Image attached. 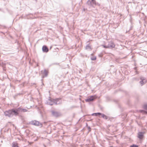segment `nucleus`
I'll return each mask as SVG.
<instances>
[{
    "instance_id": "f257e3e1",
    "label": "nucleus",
    "mask_w": 147,
    "mask_h": 147,
    "mask_svg": "<svg viewBox=\"0 0 147 147\" xmlns=\"http://www.w3.org/2000/svg\"><path fill=\"white\" fill-rule=\"evenodd\" d=\"M12 115L17 116L19 115L20 113L19 108L17 109H11Z\"/></svg>"
},
{
    "instance_id": "f03ea898",
    "label": "nucleus",
    "mask_w": 147,
    "mask_h": 147,
    "mask_svg": "<svg viewBox=\"0 0 147 147\" xmlns=\"http://www.w3.org/2000/svg\"><path fill=\"white\" fill-rule=\"evenodd\" d=\"M97 98V97L96 95L91 96L89 97L88 99H86V102H90L91 101H92L96 99Z\"/></svg>"
},
{
    "instance_id": "7ed1b4c3",
    "label": "nucleus",
    "mask_w": 147,
    "mask_h": 147,
    "mask_svg": "<svg viewBox=\"0 0 147 147\" xmlns=\"http://www.w3.org/2000/svg\"><path fill=\"white\" fill-rule=\"evenodd\" d=\"M4 114L6 116L10 117L12 115L11 109L5 112Z\"/></svg>"
},
{
    "instance_id": "20e7f679",
    "label": "nucleus",
    "mask_w": 147,
    "mask_h": 147,
    "mask_svg": "<svg viewBox=\"0 0 147 147\" xmlns=\"http://www.w3.org/2000/svg\"><path fill=\"white\" fill-rule=\"evenodd\" d=\"M31 123L33 125H34L36 126H39L41 125L40 124L38 121H33L31 122Z\"/></svg>"
},
{
    "instance_id": "39448f33",
    "label": "nucleus",
    "mask_w": 147,
    "mask_h": 147,
    "mask_svg": "<svg viewBox=\"0 0 147 147\" xmlns=\"http://www.w3.org/2000/svg\"><path fill=\"white\" fill-rule=\"evenodd\" d=\"M43 51L45 52H47L49 51V49L46 46H43L42 48Z\"/></svg>"
},
{
    "instance_id": "423d86ee",
    "label": "nucleus",
    "mask_w": 147,
    "mask_h": 147,
    "mask_svg": "<svg viewBox=\"0 0 147 147\" xmlns=\"http://www.w3.org/2000/svg\"><path fill=\"white\" fill-rule=\"evenodd\" d=\"M19 113L25 112L27 111V110L26 109H23L21 107L19 108Z\"/></svg>"
},
{
    "instance_id": "0eeeda50",
    "label": "nucleus",
    "mask_w": 147,
    "mask_h": 147,
    "mask_svg": "<svg viewBox=\"0 0 147 147\" xmlns=\"http://www.w3.org/2000/svg\"><path fill=\"white\" fill-rule=\"evenodd\" d=\"M143 137V133L142 132H139L138 134V137L140 139H142Z\"/></svg>"
},
{
    "instance_id": "6e6552de",
    "label": "nucleus",
    "mask_w": 147,
    "mask_h": 147,
    "mask_svg": "<svg viewBox=\"0 0 147 147\" xmlns=\"http://www.w3.org/2000/svg\"><path fill=\"white\" fill-rule=\"evenodd\" d=\"M111 45L109 46V48L115 47V45L114 44L113 42H111Z\"/></svg>"
},
{
    "instance_id": "1a4fd4ad",
    "label": "nucleus",
    "mask_w": 147,
    "mask_h": 147,
    "mask_svg": "<svg viewBox=\"0 0 147 147\" xmlns=\"http://www.w3.org/2000/svg\"><path fill=\"white\" fill-rule=\"evenodd\" d=\"M12 147H18L17 143L15 142L13 143Z\"/></svg>"
},
{
    "instance_id": "9d476101",
    "label": "nucleus",
    "mask_w": 147,
    "mask_h": 147,
    "mask_svg": "<svg viewBox=\"0 0 147 147\" xmlns=\"http://www.w3.org/2000/svg\"><path fill=\"white\" fill-rule=\"evenodd\" d=\"M102 115V117L104 119H107L108 118V117L107 116L105 115L104 114H101V115Z\"/></svg>"
},
{
    "instance_id": "9b49d317",
    "label": "nucleus",
    "mask_w": 147,
    "mask_h": 147,
    "mask_svg": "<svg viewBox=\"0 0 147 147\" xmlns=\"http://www.w3.org/2000/svg\"><path fill=\"white\" fill-rule=\"evenodd\" d=\"M101 113H93L92 114V115H95V116H97L98 115H101Z\"/></svg>"
},
{
    "instance_id": "f8f14e48",
    "label": "nucleus",
    "mask_w": 147,
    "mask_h": 147,
    "mask_svg": "<svg viewBox=\"0 0 147 147\" xmlns=\"http://www.w3.org/2000/svg\"><path fill=\"white\" fill-rule=\"evenodd\" d=\"M130 147H138V145L133 144L130 146Z\"/></svg>"
},
{
    "instance_id": "ddd939ff",
    "label": "nucleus",
    "mask_w": 147,
    "mask_h": 147,
    "mask_svg": "<svg viewBox=\"0 0 147 147\" xmlns=\"http://www.w3.org/2000/svg\"><path fill=\"white\" fill-rule=\"evenodd\" d=\"M103 47H104L105 48H109V46L107 47V46H105L103 45Z\"/></svg>"
},
{
    "instance_id": "4468645a",
    "label": "nucleus",
    "mask_w": 147,
    "mask_h": 147,
    "mask_svg": "<svg viewBox=\"0 0 147 147\" xmlns=\"http://www.w3.org/2000/svg\"><path fill=\"white\" fill-rule=\"evenodd\" d=\"M96 59V58H95V59H92V60H94Z\"/></svg>"
},
{
    "instance_id": "2eb2a0df",
    "label": "nucleus",
    "mask_w": 147,
    "mask_h": 147,
    "mask_svg": "<svg viewBox=\"0 0 147 147\" xmlns=\"http://www.w3.org/2000/svg\"><path fill=\"white\" fill-rule=\"evenodd\" d=\"M110 147H113V146H110Z\"/></svg>"
},
{
    "instance_id": "dca6fc26",
    "label": "nucleus",
    "mask_w": 147,
    "mask_h": 147,
    "mask_svg": "<svg viewBox=\"0 0 147 147\" xmlns=\"http://www.w3.org/2000/svg\"><path fill=\"white\" fill-rule=\"evenodd\" d=\"M50 105H53V104H50Z\"/></svg>"
},
{
    "instance_id": "f3484780",
    "label": "nucleus",
    "mask_w": 147,
    "mask_h": 147,
    "mask_svg": "<svg viewBox=\"0 0 147 147\" xmlns=\"http://www.w3.org/2000/svg\"><path fill=\"white\" fill-rule=\"evenodd\" d=\"M52 113H54V112H52Z\"/></svg>"
}]
</instances>
